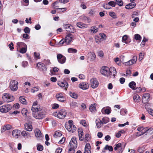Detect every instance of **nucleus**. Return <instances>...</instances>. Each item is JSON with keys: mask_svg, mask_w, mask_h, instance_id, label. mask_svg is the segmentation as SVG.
<instances>
[{"mask_svg": "<svg viewBox=\"0 0 153 153\" xmlns=\"http://www.w3.org/2000/svg\"><path fill=\"white\" fill-rule=\"evenodd\" d=\"M33 112V116L36 119H42L45 117V112L40 108L38 109V111Z\"/></svg>", "mask_w": 153, "mask_h": 153, "instance_id": "f257e3e1", "label": "nucleus"}, {"mask_svg": "<svg viewBox=\"0 0 153 153\" xmlns=\"http://www.w3.org/2000/svg\"><path fill=\"white\" fill-rule=\"evenodd\" d=\"M147 134H151L153 133V128H147Z\"/></svg>", "mask_w": 153, "mask_h": 153, "instance_id": "37998d69", "label": "nucleus"}, {"mask_svg": "<svg viewBox=\"0 0 153 153\" xmlns=\"http://www.w3.org/2000/svg\"><path fill=\"white\" fill-rule=\"evenodd\" d=\"M25 129L29 131H31L33 128L31 124L30 123H27L25 124Z\"/></svg>", "mask_w": 153, "mask_h": 153, "instance_id": "412c9836", "label": "nucleus"}, {"mask_svg": "<svg viewBox=\"0 0 153 153\" xmlns=\"http://www.w3.org/2000/svg\"><path fill=\"white\" fill-rule=\"evenodd\" d=\"M13 46V44L12 42H11L10 44L8 46L10 50L12 51L14 49V48Z\"/></svg>", "mask_w": 153, "mask_h": 153, "instance_id": "e2e57ef3", "label": "nucleus"}, {"mask_svg": "<svg viewBox=\"0 0 153 153\" xmlns=\"http://www.w3.org/2000/svg\"><path fill=\"white\" fill-rule=\"evenodd\" d=\"M63 27L68 32L73 33L75 31V30L73 26L69 24H65L63 25Z\"/></svg>", "mask_w": 153, "mask_h": 153, "instance_id": "6e6552de", "label": "nucleus"}, {"mask_svg": "<svg viewBox=\"0 0 153 153\" xmlns=\"http://www.w3.org/2000/svg\"><path fill=\"white\" fill-rule=\"evenodd\" d=\"M91 28L92 29L91 30V31L94 33H96L98 30V28L96 27H91Z\"/></svg>", "mask_w": 153, "mask_h": 153, "instance_id": "a18cd8bd", "label": "nucleus"}, {"mask_svg": "<svg viewBox=\"0 0 153 153\" xmlns=\"http://www.w3.org/2000/svg\"><path fill=\"white\" fill-rule=\"evenodd\" d=\"M116 3L120 6H121L123 5V2L122 0H116Z\"/></svg>", "mask_w": 153, "mask_h": 153, "instance_id": "de8ad7c7", "label": "nucleus"}, {"mask_svg": "<svg viewBox=\"0 0 153 153\" xmlns=\"http://www.w3.org/2000/svg\"><path fill=\"white\" fill-rule=\"evenodd\" d=\"M69 0H59V1H57L55 2L54 3L52 4V6L54 7V8L55 9H58L61 10H63V11H65L67 10V8L66 7L64 8H58L59 6L57 5L59 2H60L61 3H63V4H65L69 2Z\"/></svg>", "mask_w": 153, "mask_h": 153, "instance_id": "39448f33", "label": "nucleus"}, {"mask_svg": "<svg viewBox=\"0 0 153 153\" xmlns=\"http://www.w3.org/2000/svg\"><path fill=\"white\" fill-rule=\"evenodd\" d=\"M127 37L126 35L124 36L122 39V41L123 42H126L125 41L127 40Z\"/></svg>", "mask_w": 153, "mask_h": 153, "instance_id": "774afa93", "label": "nucleus"}, {"mask_svg": "<svg viewBox=\"0 0 153 153\" xmlns=\"http://www.w3.org/2000/svg\"><path fill=\"white\" fill-rule=\"evenodd\" d=\"M76 149V148H73V147H70L69 149V153H74L75 152V149Z\"/></svg>", "mask_w": 153, "mask_h": 153, "instance_id": "13d9d810", "label": "nucleus"}, {"mask_svg": "<svg viewBox=\"0 0 153 153\" xmlns=\"http://www.w3.org/2000/svg\"><path fill=\"white\" fill-rule=\"evenodd\" d=\"M88 58L91 57V60L94 61L96 58V56L94 53L90 52L87 55Z\"/></svg>", "mask_w": 153, "mask_h": 153, "instance_id": "bb28decb", "label": "nucleus"}, {"mask_svg": "<svg viewBox=\"0 0 153 153\" xmlns=\"http://www.w3.org/2000/svg\"><path fill=\"white\" fill-rule=\"evenodd\" d=\"M20 132L21 131L19 130H14L12 131V135L14 137L17 138L19 136Z\"/></svg>", "mask_w": 153, "mask_h": 153, "instance_id": "aec40b11", "label": "nucleus"}, {"mask_svg": "<svg viewBox=\"0 0 153 153\" xmlns=\"http://www.w3.org/2000/svg\"><path fill=\"white\" fill-rule=\"evenodd\" d=\"M109 119L106 117H104L102 118L101 120L102 123L106 124L109 122Z\"/></svg>", "mask_w": 153, "mask_h": 153, "instance_id": "e433bc0d", "label": "nucleus"}, {"mask_svg": "<svg viewBox=\"0 0 153 153\" xmlns=\"http://www.w3.org/2000/svg\"><path fill=\"white\" fill-rule=\"evenodd\" d=\"M95 104L91 105L89 107V109L91 111H96V108L95 106Z\"/></svg>", "mask_w": 153, "mask_h": 153, "instance_id": "58836bf2", "label": "nucleus"}, {"mask_svg": "<svg viewBox=\"0 0 153 153\" xmlns=\"http://www.w3.org/2000/svg\"><path fill=\"white\" fill-rule=\"evenodd\" d=\"M66 112L64 109H62L53 113V116L59 119L64 118L66 116Z\"/></svg>", "mask_w": 153, "mask_h": 153, "instance_id": "7ed1b4c3", "label": "nucleus"}, {"mask_svg": "<svg viewBox=\"0 0 153 153\" xmlns=\"http://www.w3.org/2000/svg\"><path fill=\"white\" fill-rule=\"evenodd\" d=\"M100 40L101 41H103L106 39V35L104 33L100 34Z\"/></svg>", "mask_w": 153, "mask_h": 153, "instance_id": "09e8293b", "label": "nucleus"}, {"mask_svg": "<svg viewBox=\"0 0 153 153\" xmlns=\"http://www.w3.org/2000/svg\"><path fill=\"white\" fill-rule=\"evenodd\" d=\"M109 71L110 73V76L111 77H114L117 74L116 69L114 67H111L109 69Z\"/></svg>", "mask_w": 153, "mask_h": 153, "instance_id": "f3484780", "label": "nucleus"}, {"mask_svg": "<svg viewBox=\"0 0 153 153\" xmlns=\"http://www.w3.org/2000/svg\"><path fill=\"white\" fill-rule=\"evenodd\" d=\"M77 26L79 28H87L88 27L87 25L82 23L81 22H79L77 23Z\"/></svg>", "mask_w": 153, "mask_h": 153, "instance_id": "72a5a7b5", "label": "nucleus"}, {"mask_svg": "<svg viewBox=\"0 0 153 153\" xmlns=\"http://www.w3.org/2000/svg\"><path fill=\"white\" fill-rule=\"evenodd\" d=\"M37 65L39 68L41 69L43 71H45L47 70L46 66L43 63L39 62L37 63Z\"/></svg>", "mask_w": 153, "mask_h": 153, "instance_id": "a211bd4d", "label": "nucleus"}, {"mask_svg": "<svg viewBox=\"0 0 153 153\" xmlns=\"http://www.w3.org/2000/svg\"><path fill=\"white\" fill-rule=\"evenodd\" d=\"M72 122V120H69L68 123L65 124V126L68 131L73 132L76 130V128L75 126L73 124Z\"/></svg>", "mask_w": 153, "mask_h": 153, "instance_id": "f03ea898", "label": "nucleus"}, {"mask_svg": "<svg viewBox=\"0 0 153 153\" xmlns=\"http://www.w3.org/2000/svg\"><path fill=\"white\" fill-rule=\"evenodd\" d=\"M2 98L3 100L6 102H10L13 101L14 100V97L9 94H4Z\"/></svg>", "mask_w": 153, "mask_h": 153, "instance_id": "423d86ee", "label": "nucleus"}, {"mask_svg": "<svg viewBox=\"0 0 153 153\" xmlns=\"http://www.w3.org/2000/svg\"><path fill=\"white\" fill-rule=\"evenodd\" d=\"M109 15L114 19L117 18V16L116 13L113 12H111L109 13Z\"/></svg>", "mask_w": 153, "mask_h": 153, "instance_id": "3c124183", "label": "nucleus"}, {"mask_svg": "<svg viewBox=\"0 0 153 153\" xmlns=\"http://www.w3.org/2000/svg\"><path fill=\"white\" fill-rule=\"evenodd\" d=\"M137 60V57L135 56L133 57L132 59H131L129 61L125 62L124 64L126 65L130 66L135 63Z\"/></svg>", "mask_w": 153, "mask_h": 153, "instance_id": "4468645a", "label": "nucleus"}, {"mask_svg": "<svg viewBox=\"0 0 153 153\" xmlns=\"http://www.w3.org/2000/svg\"><path fill=\"white\" fill-rule=\"evenodd\" d=\"M134 102H138L140 100V97L138 94L134 95L133 97Z\"/></svg>", "mask_w": 153, "mask_h": 153, "instance_id": "c9c22d12", "label": "nucleus"}, {"mask_svg": "<svg viewBox=\"0 0 153 153\" xmlns=\"http://www.w3.org/2000/svg\"><path fill=\"white\" fill-rule=\"evenodd\" d=\"M17 48L18 49H20L22 47H27V45L24 42H19L17 43Z\"/></svg>", "mask_w": 153, "mask_h": 153, "instance_id": "cd10ccee", "label": "nucleus"}, {"mask_svg": "<svg viewBox=\"0 0 153 153\" xmlns=\"http://www.w3.org/2000/svg\"><path fill=\"white\" fill-rule=\"evenodd\" d=\"M12 108L11 106L9 104L4 105L0 107V111L2 113H6Z\"/></svg>", "mask_w": 153, "mask_h": 153, "instance_id": "0eeeda50", "label": "nucleus"}, {"mask_svg": "<svg viewBox=\"0 0 153 153\" xmlns=\"http://www.w3.org/2000/svg\"><path fill=\"white\" fill-rule=\"evenodd\" d=\"M79 87L83 90H86L88 88L89 85L86 82H83L79 84Z\"/></svg>", "mask_w": 153, "mask_h": 153, "instance_id": "6ab92c4d", "label": "nucleus"}, {"mask_svg": "<svg viewBox=\"0 0 153 153\" xmlns=\"http://www.w3.org/2000/svg\"><path fill=\"white\" fill-rule=\"evenodd\" d=\"M101 41H102L100 40V39H99V38L98 37H96L95 38V41L98 44H99L100 43Z\"/></svg>", "mask_w": 153, "mask_h": 153, "instance_id": "338daca9", "label": "nucleus"}, {"mask_svg": "<svg viewBox=\"0 0 153 153\" xmlns=\"http://www.w3.org/2000/svg\"><path fill=\"white\" fill-rule=\"evenodd\" d=\"M96 123L97 126L98 128H100L102 126V124H103L102 123L101 120H96Z\"/></svg>", "mask_w": 153, "mask_h": 153, "instance_id": "f704fd0d", "label": "nucleus"}, {"mask_svg": "<svg viewBox=\"0 0 153 153\" xmlns=\"http://www.w3.org/2000/svg\"><path fill=\"white\" fill-rule=\"evenodd\" d=\"M136 85V83L134 81L131 82L128 84L129 87L133 90H135Z\"/></svg>", "mask_w": 153, "mask_h": 153, "instance_id": "7c9ffc66", "label": "nucleus"}, {"mask_svg": "<svg viewBox=\"0 0 153 153\" xmlns=\"http://www.w3.org/2000/svg\"><path fill=\"white\" fill-rule=\"evenodd\" d=\"M20 102L23 104H25L26 103L25 99L22 97H20L19 98Z\"/></svg>", "mask_w": 153, "mask_h": 153, "instance_id": "a19ab883", "label": "nucleus"}, {"mask_svg": "<svg viewBox=\"0 0 153 153\" xmlns=\"http://www.w3.org/2000/svg\"><path fill=\"white\" fill-rule=\"evenodd\" d=\"M12 127V126L9 124L4 125L1 129V132H4L6 130H9Z\"/></svg>", "mask_w": 153, "mask_h": 153, "instance_id": "5701e85b", "label": "nucleus"}, {"mask_svg": "<svg viewBox=\"0 0 153 153\" xmlns=\"http://www.w3.org/2000/svg\"><path fill=\"white\" fill-rule=\"evenodd\" d=\"M90 85L92 88H95L98 86L99 82L96 78H93L90 80Z\"/></svg>", "mask_w": 153, "mask_h": 153, "instance_id": "f8f14e48", "label": "nucleus"}, {"mask_svg": "<svg viewBox=\"0 0 153 153\" xmlns=\"http://www.w3.org/2000/svg\"><path fill=\"white\" fill-rule=\"evenodd\" d=\"M62 134V132L60 131H56L53 135V137H60Z\"/></svg>", "mask_w": 153, "mask_h": 153, "instance_id": "ea45409f", "label": "nucleus"}, {"mask_svg": "<svg viewBox=\"0 0 153 153\" xmlns=\"http://www.w3.org/2000/svg\"><path fill=\"white\" fill-rule=\"evenodd\" d=\"M147 128H143L141 130L140 132H141V134H143L145 133H147Z\"/></svg>", "mask_w": 153, "mask_h": 153, "instance_id": "052dcab7", "label": "nucleus"}, {"mask_svg": "<svg viewBox=\"0 0 153 153\" xmlns=\"http://www.w3.org/2000/svg\"><path fill=\"white\" fill-rule=\"evenodd\" d=\"M62 150V149L61 148H58L56 150L55 153H60Z\"/></svg>", "mask_w": 153, "mask_h": 153, "instance_id": "69168bd1", "label": "nucleus"}, {"mask_svg": "<svg viewBox=\"0 0 153 153\" xmlns=\"http://www.w3.org/2000/svg\"><path fill=\"white\" fill-rule=\"evenodd\" d=\"M37 150L39 151H42L43 149V147L42 146L39 144L37 145Z\"/></svg>", "mask_w": 153, "mask_h": 153, "instance_id": "864d4df0", "label": "nucleus"}, {"mask_svg": "<svg viewBox=\"0 0 153 153\" xmlns=\"http://www.w3.org/2000/svg\"><path fill=\"white\" fill-rule=\"evenodd\" d=\"M65 39H62L59 42L58 44V45L62 46L63 44H65Z\"/></svg>", "mask_w": 153, "mask_h": 153, "instance_id": "6e6d98bb", "label": "nucleus"}, {"mask_svg": "<svg viewBox=\"0 0 153 153\" xmlns=\"http://www.w3.org/2000/svg\"><path fill=\"white\" fill-rule=\"evenodd\" d=\"M105 150H108L110 151H112L113 150V149L112 147L111 146H108L106 145L104 148Z\"/></svg>", "mask_w": 153, "mask_h": 153, "instance_id": "79ce46f5", "label": "nucleus"}, {"mask_svg": "<svg viewBox=\"0 0 153 153\" xmlns=\"http://www.w3.org/2000/svg\"><path fill=\"white\" fill-rule=\"evenodd\" d=\"M141 38V36L139 34H137L134 35V38L136 40H140Z\"/></svg>", "mask_w": 153, "mask_h": 153, "instance_id": "5fc2aeb1", "label": "nucleus"}, {"mask_svg": "<svg viewBox=\"0 0 153 153\" xmlns=\"http://www.w3.org/2000/svg\"><path fill=\"white\" fill-rule=\"evenodd\" d=\"M108 4L109 6H111L113 7H115L116 3L114 1H111L108 2Z\"/></svg>", "mask_w": 153, "mask_h": 153, "instance_id": "603ef678", "label": "nucleus"}, {"mask_svg": "<svg viewBox=\"0 0 153 153\" xmlns=\"http://www.w3.org/2000/svg\"><path fill=\"white\" fill-rule=\"evenodd\" d=\"M136 5L135 3L134 2H131L128 4L126 5L125 8L126 9H131L133 8Z\"/></svg>", "mask_w": 153, "mask_h": 153, "instance_id": "a878e982", "label": "nucleus"}, {"mask_svg": "<svg viewBox=\"0 0 153 153\" xmlns=\"http://www.w3.org/2000/svg\"><path fill=\"white\" fill-rule=\"evenodd\" d=\"M68 51L69 53H76L77 52V50L71 48H68Z\"/></svg>", "mask_w": 153, "mask_h": 153, "instance_id": "49530a36", "label": "nucleus"}, {"mask_svg": "<svg viewBox=\"0 0 153 153\" xmlns=\"http://www.w3.org/2000/svg\"><path fill=\"white\" fill-rule=\"evenodd\" d=\"M69 95L72 98L76 99L77 98L78 96L77 94L71 91H69L68 92Z\"/></svg>", "mask_w": 153, "mask_h": 153, "instance_id": "473e14b6", "label": "nucleus"}, {"mask_svg": "<svg viewBox=\"0 0 153 153\" xmlns=\"http://www.w3.org/2000/svg\"><path fill=\"white\" fill-rule=\"evenodd\" d=\"M26 48L27 47L22 48L21 49L20 52L22 53H25L27 51Z\"/></svg>", "mask_w": 153, "mask_h": 153, "instance_id": "4d7b16f0", "label": "nucleus"}, {"mask_svg": "<svg viewBox=\"0 0 153 153\" xmlns=\"http://www.w3.org/2000/svg\"><path fill=\"white\" fill-rule=\"evenodd\" d=\"M70 106L72 108H74L78 106V104L75 102H72L70 104Z\"/></svg>", "mask_w": 153, "mask_h": 153, "instance_id": "4c0bfd02", "label": "nucleus"}, {"mask_svg": "<svg viewBox=\"0 0 153 153\" xmlns=\"http://www.w3.org/2000/svg\"><path fill=\"white\" fill-rule=\"evenodd\" d=\"M110 108L109 107H108L107 108H103L101 110V111L102 113L105 112V113L107 114H109L111 112Z\"/></svg>", "mask_w": 153, "mask_h": 153, "instance_id": "c85d7f7f", "label": "nucleus"}, {"mask_svg": "<svg viewBox=\"0 0 153 153\" xmlns=\"http://www.w3.org/2000/svg\"><path fill=\"white\" fill-rule=\"evenodd\" d=\"M34 58L36 59H39L40 58V54L39 53H37L35 52L34 53Z\"/></svg>", "mask_w": 153, "mask_h": 153, "instance_id": "c03bdc74", "label": "nucleus"}, {"mask_svg": "<svg viewBox=\"0 0 153 153\" xmlns=\"http://www.w3.org/2000/svg\"><path fill=\"white\" fill-rule=\"evenodd\" d=\"M70 147L76 148L77 146V143L76 140V138L75 137H72L70 141L69 145Z\"/></svg>", "mask_w": 153, "mask_h": 153, "instance_id": "1a4fd4ad", "label": "nucleus"}, {"mask_svg": "<svg viewBox=\"0 0 153 153\" xmlns=\"http://www.w3.org/2000/svg\"><path fill=\"white\" fill-rule=\"evenodd\" d=\"M101 73L103 75L108 77L110 76L109 68L106 66H105L102 68L101 71Z\"/></svg>", "mask_w": 153, "mask_h": 153, "instance_id": "9b49d317", "label": "nucleus"}, {"mask_svg": "<svg viewBox=\"0 0 153 153\" xmlns=\"http://www.w3.org/2000/svg\"><path fill=\"white\" fill-rule=\"evenodd\" d=\"M85 149L89 150H90L91 149V147L89 143H87L86 144L85 146Z\"/></svg>", "mask_w": 153, "mask_h": 153, "instance_id": "bf43d9fd", "label": "nucleus"}, {"mask_svg": "<svg viewBox=\"0 0 153 153\" xmlns=\"http://www.w3.org/2000/svg\"><path fill=\"white\" fill-rule=\"evenodd\" d=\"M37 102H34L33 105L32 106L31 108V110L33 112H34V111H37L38 110V109H39L40 108H38L37 106Z\"/></svg>", "mask_w": 153, "mask_h": 153, "instance_id": "393cba45", "label": "nucleus"}, {"mask_svg": "<svg viewBox=\"0 0 153 153\" xmlns=\"http://www.w3.org/2000/svg\"><path fill=\"white\" fill-rule=\"evenodd\" d=\"M24 32L26 33H29L30 32V29L28 27H25L24 28Z\"/></svg>", "mask_w": 153, "mask_h": 153, "instance_id": "680f3d73", "label": "nucleus"}, {"mask_svg": "<svg viewBox=\"0 0 153 153\" xmlns=\"http://www.w3.org/2000/svg\"><path fill=\"white\" fill-rule=\"evenodd\" d=\"M79 133V140L80 141H82L83 140V138L82 137L83 131H78Z\"/></svg>", "mask_w": 153, "mask_h": 153, "instance_id": "8fccbe9b", "label": "nucleus"}, {"mask_svg": "<svg viewBox=\"0 0 153 153\" xmlns=\"http://www.w3.org/2000/svg\"><path fill=\"white\" fill-rule=\"evenodd\" d=\"M65 45H68L72 40V35L71 34H68L65 37Z\"/></svg>", "mask_w": 153, "mask_h": 153, "instance_id": "dca6fc26", "label": "nucleus"}, {"mask_svg": "<svg viewBox=\"0 0 153 153\" xmlns=\"http://www.w3.org/2000/svg\"><path fill=\"white\" fill-rule=\"evenodd\" d=\"M119 148H120L121 149V150L119 152V153H122L123 151V149L121 147V144L120 143H118L117 144H116L115 145V147L114 148V149L115 150H117V149Z\"/></svg>", "mask_w": 153, "mask_h": 153, "instance_id": "2f4dec72", "label": "nucleus"}, {"mask_svg": "<svg viewBox=\"0 0 153 153\" xmlns=\"http://www.w3.org/2000/svg\"><path fill=\"white\" fill-rule=\"evenodd\" d=\"M58 85L62 87L67 88L68 86V83L65 81L59 82L58 83Z\"/></svg>", "mask_w": 153, "mask_h": 153, "instance_id": "b1692460", "label": "nucleus"}, {"mask_svg": "<svg viewBox=\"0 0 153 153\" xmlns=\"http://www.w3.org/2000/svg\"><path fill=\"white\" fill-rule=\"evenodd\" d=\"M57 58L58 62L60 64H63L65 62L66 57L62 54H58L57 55Z\"/></svg>", "mask_w": 153, "mask_h": 153, "instance_id": "9d476101", "label": "nucleus"}, {"mask_svg": "<svg viewBox=\"0 0 153 153\" xmlns=\"http://www.w3.org/2000/svg\"><path fill=\"white\" fill-rule=\"evenodd\" d=\"M59 107V105L56 103L53 104L52 105V108L53 109H56Z\"/></svg>", "mask_w": 153, "mask_h": 153, "instance_id": "0e129e2a", "label": "nucleus"}, {"mask_svg": "<svg viewBox=\"0 0 153 153\" xmlns=\"http://www.w3.org/2000/svg\"><path fill=\"white\" fill-rule=\"evenodd\" d=\"M21 134L24 138H27L30 136V133L24 130L22 132Z\"/></svg>", "mask_w": 153, "mask_h": 153, "instance_id": "c756f323", "label": "nucleus"}, {"mask_svg": "<svg viewBox=\"0 0 153 153\" xmlns=\"http://www.w3.org/2000/svg\"><path fill=\"white\" fill-rule=\"evenodd\" d=\"M55 97L57 100L60 102H63L65 101V99L63 94L62 93L57 94Z\"/></svg>", "mask_w": 153, "mask_h": 153, "instance_id": "ddd939ff", "label": "nucleus"}, {"mask_svg": "<svg viewBox=\"0 0 153 153\" xmlns=\"http://www.w3.org/2000/svg\"><path fill=\"white\" fill-rule=\"evenodd\" d=\"M150 95L149 93L144 94L142 98V101L143 103H145L149 101Z\"/></svg>", "mask_w": 153, "mask_h": 153, "instance_id": "2eb2a0df", "label": "nucleus"}, {"mask_svg": "<svg viewBox=\"0 0 153 153\" xmlns=\"http://www.w3.org/2000/svg\"><path fill=\"white\" fill-rule=\"evenodd\" d=\"M18 82L17 81L12 80L10 82L9 87L12 91H15L18 89Z\"/></svg>", "mask_w": 153, "mask_h": 153, "instance_id": "20e7f679", "label": "nucleus"}, {"mask_svg": "<svg viewBox=\"0 0 153 153\" xmlns=\"http://www.w3.org/2000/svg\"><path fill=\"white\" fill-rule=\"evenodd\" d=\"M35 134L36 137L40 138L42 137V134L40 131L38 129L36 128L35 129Z\"/></svg>", "mask_w": 153, "mask_h": 153, "instance_id": "4be33fe9", "label": "nucleus"}]
</instances>
